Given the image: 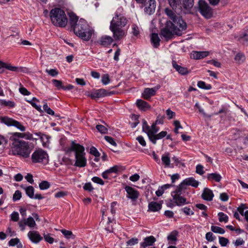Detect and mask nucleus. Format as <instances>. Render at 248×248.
Masks as SVG:
<instances>
[{
    "label": "nucleus",
    "mask_w": 248,
    "mask_h": 248,
    "mask_svg": "<svg viewBox=\"0 0 248 248\" xmlns=\"http://www.w3.org/2000/svg\"><path fill=\"white\" fill-rule=\"evenodd\" d=\"M165 13L172 21L167 22L166 26L161 30V34L168 39H170L174 34L181 35L187 28L186 23L171 9L166 8Z\"/></svg>",
    "instance_id": "obj_1"
},
{
    "label": "nucleus",
    "mask_w": 248,
    "mask_h": 248,
    "mask_svg": "<svg viewBox=\"0 0 248 248\" xmlns=\"http://www.w3.org/2000/svg\"><path fill=\"white\" fill-rule=\"evenodd\" d=\"M74 33L85 41L89 40L93 33V30L89 26L86 21L81 18L74 27Z\"/></svg>",
    "instance_id": "obj_4"
},
{
    "label": "nucleus",
    "mask_w": 248,
    "mask_h": 248,
    "mask_svg": "<svg viewBox=\"0 0 248 248\" xmlns=\"http://www.w3.org/2000/svg\"><path fill=\"white\" fill-rule=\"evenodd\" d=\"M12 153L24 159L28 158L30 156L32 148L29 143L24 140H16L13 143Z\"/></svg>",
    "instance_id": "obj_5"
},
{
    "label": "nucleus",
    "mask_w": 248,
    "mask_h": 248,
    "mask_svg": "<svg viewBox=\"0 0 248 248\" xmlns=\"http://www.w3.org/2000/svg\"><path fill=\"white\" fill-rule=\"evenodd\" d=\"M229 110L226 107H223L220 110L214 113L215 115H218L219 114L224 113L225 116H228L230 114L229 113Z\"/></svg>",
    "instance_id": "obj_44"
},
{
    "label": "nucleus",
    "mask_w": 248,
    "mask_h": 248,
    "mask_svg": "<svg viewBox=\"0 0 248 248\" xmlns=\"http://www.w3.org/2000/svg\"><path fill=\"white\" fill-rule=\"evenodd\" d=\"M235 61L239 64L242 63L245 60V57L242 53H239L236 55L234 58Z\"/></svg>",
    "instance_id": "obj_37"
},
{
    "label": "nucleus",
    "mask_w": 248,
    "mask_h": 248,
    "mask_svg": "<svg viewBox=\"0 0 248 248\" xmlns=\"http://www.w3.org/2000/svg\"><path fill=\"white\" fill-rule=\"evenodd\" d=\"M205 238L208 241L212 242L214 241L216 237L213 235V234L211 232H208L206 233Z\"/></svg>",
    "instance_id": "obj_52"
},
{
    "label": "nucleus",
    "mask_w": 248,
    "mask_h": 248,
    "mask_svg": "<svg viewBox=\"0 0 248 248\" xmlns=\"http://www.w3.org/2000/svg\"><path fill=\"white\" fill-rule=\"evenodd\" d=\"M28 236L30 240L34 243L37 244L43 239V237L40 235L37 231H31L28 233Z\"/></svg>",
    "instance_id": "obj_13"
},
{
    "label": "nucleus",
    "mask_w": 248,
    "mask_h": 248,
    "mask_svg": "<svg viewBox=\"0 0 248 248\" xmlns=\"http://www.w3.org/2000/svg\"><path fill=\"white\" fill-rule=\"evenodd\" d=\"M173 199L175 203L178 206H181L187 203L186 202V199L179 195H172Z\"/></svg>",
    "instance_id": "obj_25"
},
{
    "label": "nucleus",
    "mask_w": 248,
    "mask_h": 248,
    "mask_svg": "<svg viewBox=\"0 0 248 248\" xmlns=\"http://www.w3.org/2000/svg\"><path fill=\"white\" fill-rule=\"evenodd\" d=\"M136 104L138 108L142 111H146L151 108L150 106L147 102L141 99H138L137 101Z\"/></svg>",
    "instance_id": "obj_24"
},
{
    "label": "nucleus",
    "mask_w": 248,
    "mask_h": 248,
    "mask_svg": "<svg viewBox=\"0 0 248 248\" xmlns=\"http://www.w3.org/2000/svg\"><path fill=\"white\" fill-rule=\"evenodd\" d=\"M166 114L169 119H171L175 116V113L170 109H168L166 110Z\"/></svg>",
    "instance_id": "obj_63"
},
{
    "label": "nucleus",
    "mask_w": 248,
    "mask_h": 248,
    "mask_svg": "<svg viewBox=\"0 0 248 248\" xmlns=\"http://www.w3.org/2000/svg\"><path fill=\"white\" fill-rule=\"evenodd\" d=\"M199 9L200 13L206 18H210L213 15L212 9L203 0L199 1Z\"/></svg>",
    "instance_id": "obj_8"
},
{
    "label": "nucleus",
    "mask_w": 248,
    "mask_h": 248,
    "mask_svg": "<svg viewBox=\"0 0 248 248\" xmlns=\"http://www.w3.org/2000/svg\"><path fill=\"white\" fill-rule=\"evenodd\" d=\"M119 9L115 13V16L110 22V30L113 32V37L116 40H120L125 35V31L122 29L127 22L126 17L119 12Z\"/></svg>",
    "instance_id": "obj_2"
},
{
    "label": "nucleus",
    "mask_w": 248,
    "mask_h": 248,
    "mask_svg": "<svg viewBox=\"0 0 248 248\" xmlns=\"http://www.w3.org/2000/svg\"><path fill=\"white\" fill-rule=\"evenodd\" d=\"M11 219L14 222H17L19 220V214L17 212H13L11 215Z\"/></svg>",
    "instance_id": "obj_53"
},
{
    "label": "nucleus",
    "mask_w": 248,
    "mask_h": 248,
    "mask_svg": "<svg viewBox=\"0 0 248 248\" xmlns=\"http://www.w3.org/2000/svg\"><path fill=\"white\" fill-rule=\"evenodd\" d=\"M167 132L166 131H161L158 134H155L154 136H153L150 140L154 144H155L156 142V140H160L162 139L167 136Z\"/></svg>",
    "instance_id": "obj_26"
},
{
    "label": "nucleus",
    "mask_w": 248,
    "mask_h": 248,
    "mask_svg": "<svg viewBox=\"0 0 248 248\" xmlns=\"http://www.w3.org/2000/svg\"><path fill=\"white\" fill-rule=\"evenodd\" d=\"M162 207V203L155 202H151L148 204L149 210L152 212L159 211Z\"/></svg>",
    "instance_id": "obj_22"
},
{
    "label": "nucleus",
    "mask_w": 248,
    "mask_h": 248,
    "mask_svg": "<svg viewBox=\"0 0 248 248\" xmlns=\"http://www.w3.org/2000/svg\"><path fill=\"white\" fill-rule=\"evenodd\" d=\"M39 186L41 190H45L50 187V184L47 181H43L39 184Z\"/></svg>",
    "instance_id": "obj_43"
},
{
    "label": "nucleus",
    "mask_w": 248,
    "mask_h": 248,
    "mask_svg": "<svg viewBox=\"0 0 248 248\" xmlns=\"http://www.w3.org/2000/svg\"><path fill=\"white\" fill-rule=\"evenodd\" d=\"M237 40L243 44L247 43L248 42V31H246L240 34Z\"/></svg>",
    "instance_id": "obj_32"
},
{
    "label": "nucleus",
    "mask_w": 248,
    "mask_h": 248,
    "mask_svg": "<svg viewBox=\"0 0 248 248\" xmlns=\"http://www.w3.org/2000/svg\"><path fill=\"white\" fill-rule=\"evenodd\" d=\"M209 54L208 51H194L191 54V58L199 60L207 57Z\"/></svg>",
    "instance_id": "obj_17"
},
{
    "label": "nucleus",
    "mask_w": 248,
    "mask_h": 248,
    "mask_svg": "<svg viewBox=\"0 0 248 248\" xmlns=\"http://www.w3.org/2000/svg\"><path fill=\"white\" fill-rule=\"evenodd\" d=\"M96 128L98 131L102 134H106L107 133V128L103 125L98 124L96 126Z\"/></svg>",
    "instance_id": "obj_47"
},
{
    "label": "nucleus",
    "mask_w": 248,
    "mask_h": 248,
    "mask_svg": "<svg viewBox=\"0 0 248 248\" xmlns=\"http://www.w3.org/2000/svg\"><path fill=\"white\" fill-rule=\"evenodd\" d=\"M182 5L187 11L191 9L194 5V0H181Z\"/></svg>",
    "instance_id": "obj_31"
},
{
    "label": "nucleus",
    "mask_w": 248,
    "mask_h": 248,
    "mask_svg": "<svg viewBox=\"0 0 248 248\" xmlns=\"http://www.w3.org/2000/svg\"><path fill=\"white\" fill-rule=\"evenodd\" d=\"M92 180L95 183L103 185L104 184V181L99 177H93L92 178Z\"/></svg>",
    "instance_id": "obj_64"
},
{
    "label": "nucleus",
    "mask_w": 248,
    "mask_h": 248,
    "mask_svg": "<svg viewBox=\"0 0 248 248\" xmlns=\"http://www.w3.org/2000/svg\"><path fill=\"white\" fill-rule=\"evenodd\" d=\"M27 224V226L31 228H33L36 227V224L33 217L30 216L27 218L23 219Z\"/></svg>",
    "instance_id": "obj_35"
},
{
    "label": "nucleus",
    "mask_w": 248,
    "mask_h": 248,
    "mask_svg": "<svg viewBox=\"0 0 248 248\" xmlns=\"http://www.w3.org/2000/svg\"><path fill=\"white\" fill-rule=\"evenodd\" d=\"M111 93H108L106 90L101 89L100 90H96L94 92L90 93V94L88 95V96H89L93 99H95L99 98L105 96H107Z\"/></svg>",
    "instance_id": "obj_15"
},
{
    "label": "nucleus",
    "mask_w": 248,
    "mask_h": 248,
    "mask_svg": "<svg viewBox=\"0 0 248 248\" xmlns=\"http://www.w3.org/2000/svg\"><path fill=\"white\" fill-rule=\"evenodd\" d=\"M156 241V239L153 236L146 237L144 239V241L140 244L142 248H145L148 246H151Z\"/></svg>",
    "instance_id": "obj_18"
},
{
    "label": "nucleus",
    "mask_w": 248,
    "mask_h": 248,
    "mask_svg": "<svg viewBox=\"0 0 248 248\" xmlns=\"http://www.w3.org/2000/svg\"><path fill=\"white\" fill-rule=\"evenodd\" d=\"M151 40L154 47L157 48L159 46L160 39L158 34L153 33L151 35Z\"/></svg>",
    "instance_id": "obj_29"
},
{
    "label": "nucleus",
    "mask_w": 248,
    "mask_h": 248,
    "mask_svg": "<svg viewBox=\"0 0 248 248\" xmlns=\"http://www.w3.org/2000/svg\"><path fill=\"white\" fill-rule=\"evenodd\" d=\"M90 154H91L92 155H93L96 157H99L100 156V154L99 153V152L97 151L96 148H95L94 147H92L90 148Z\"/></svg>",
    "instance_id": "obj_54"
},
{
    "label": "nucleus",
    "mask_w": 248,
    "mask_h": 248,
    "mask_svg": "<svg viewBox=\"0 0 248 248\" xmlns=\"http://www.w3.org/2000/svg\"><path fill=\"white\" fill-rule=\"evenodd\" d=\"M187 188V186H191L194 187H197L199 185V182L196 180L193 177H189L185 179L182 182Z\"/></svg>",
    "instance_id": "obj_16"
},
{
    "label": "nucleus",
    "mask_w": 248,
    "mask_h": 248,
    "mask_svg": "<svg viewBox=\"0 0 248 248\" xmlns=\"http://www.w3.org/2000/svg\"><path fill=\"white\" fill-rule=\"evenodd\" d=\"M197 86L199 88L204 90H210L211 89L212 86L210 84H206L205 82L200 81L198 82Z\"/></svg>",
    "instance_id": "obj_36"
},
{
    "label": "nucleus",
    "mask_w": 248,
    "mask_h": 248,
    "mask_svg": "<svg viewBox=\"0 0 248 248\" xmlns=\"http://www.w3.org/2000/svg\"><path fill=\"white\" fill-rule=\"evenodd\" d=\"M132 33L134 36H138L140 33L139 27L136 25L132 26Z\"/></svg>",
    "instance_id": "obj_56"
},
{
    "label": "nucleus",
    "mask_w": 248,
    "mask_h": 248,
    "mask_svg": "<svg viewBox=\"0 0 248 248\" xmlns=\"http://www.w3.org/2000/svg\"><path fill=\"white\" fill-rule=\"evenodd\" d=\"M158 120L152 124L151 127L149 128V130L148 131L147 134L149 139L154 136L159 130L158 127L156 126L157 124Z\"/></svg>",
    "instance_id": "obj_23"
},
{
    "label": "nucleus",
    "mask_w": 248,
    "mask_h": 248,
    "mask_svg": "<svg viewBox=\"0 0 248 248\" xmlns=\"http://www.w3.org/2000/svg\"><path fill=\"white\" fill-rule=\"evenodd\" d=\"M110 82L109 76L108 74H104L102 77V82L104 85L108 84Z\"/></svg>",
    "instance_id": "obj_50"
},
{
    "label": "nucleus",
    "mask_w": 248,
    "mask_h": 248,
    "mask_svg": "<svg viewBox=\"0 0 248 248\" xmlns=\"http://www.w3.org/2000/svg\"><path fill=\"white\" fill-rule=\"evenodd\" d=\"M150 126L148 125L147 122L145 120H142V131L146 134L149 130Z\"/></svg>",
    "instance_id": "obj_59"
},
{
    "label": "nucleus",
    "mask_w": 248,
    "mask_h": 248,
    "mask_svg": "<svg viewBox=\"0 0 248 248\" xmlns=\"http://www.w3.org/2000/svg\"><path fill=\"white\" fill-rule=\"evenodd\" d=\"M161 160L162 163L165 165V167H173L172 166H170V154L169 153H167L165 155H162Z\"/></svg>",
    "instance_id": "obj_28"
},
{
    "label": "nucleus",
    "mask_w": 248,
    "mask_h": 248,
    "mask_svg": "<svg viewBox=\"0 0 248 248\" xmlns=\"http://www.w3.org/2000/svg\"><path fill=\"white\" fill-rule=\"evenodd\" d=\"M173 67L180 74L184 75L188 73L187 69L186 67L179 65L175 61L172 62Z\"/></svg>",
    "instance_id": "obj_20"
},
{
    "label": "nucleus",
    "mask_w": 248,
    "mask_h": 248,
    "mask_svg": "<svg viewBox=\"0 0 248 248\" xmlns=\"http://www.w3.org/2000/svg\"><path fill=\"white\" fill-rule=\"evenodd\" d=\"M21 187L25 190L26 194L30 198L32 199L34 198V189L32 186H29L27 187H24V186H21Z\"/></svg>",
    "instance_id": "obj_34"
},
{
    "label": "nucleus",
    "mask_w": 248,
    "mask_h": 248,
    "mask_svg": "<svg viewBox=\"0 0 248 248\" xmlns=\"http://www.w3.org/2000/svg\"><path fill=\"white\" fill-rule=\"evenodd\" d=\"M31 159L33 164L46 165L48 163L49 156L46 152L42 149H39L35 150L32 153Z\"/></svg>",
    "instance_id": "obj_7"
},
{
    "label": "nucleus",
    "mask_w": 248,
    "mask_h": 248,
    "mask_svg": "<svg viewBox=\"0 0 248 248\" xmlns=\"http://www.w3.org/2000/svg\"><path fill=\"white\" fill-rule=\"evenodd\" d=\"M1 122L8 126H14L21 131L23 132L26 130V127L23 125L12 118L3 117L1 118Z\"/></svg>",
    "instance_id": "obj_9"
},
{
    "label": "nucleus",
    "mask_w": 248,
    "mask_h": 248,
    "mask_svg": "<svg viewBox=\"0 0 248 248\" xmlns=\"http://www.w3.org/2000/svg\"><path fill=\"white\" fill-rule=\"evenodd\" d=\"M0 105L4 106H8L13 108L15 106V103L14 102L10 101H6L4 100L0 99Z\"/></svg>",
    "instance_id": "obj_41"
},
{
    "label": "nucleus",
    "mask_w": 248,
    "mask_h": 248,
    "mask_svg": "<svg viewBox=\"0 0 248 248\" xmlns=\"http://www.w3.org/2000/svg\"><path fill=\"white\" fill-rule=\"evenodd\" d=\"M113 41V38L108 35H105L102 36L99 39V44L104 46H107L109 45H110Z\"/></svg>",
    "instance_id": "obj_21"
},
{
    "label": "nucleus",
    "mask_w": 248,
    "mask_h": 248,
    "mask_svg": "<svg viewBox=\"0 0 248 248\" xmlns=\"http://www.w3.org/2000/svg\"><path fill=\"white\" fill-rule=\"evenodd\" d=\"M170 5L173 9V12L177 16H179L180 13L182 11V3L181 0H168Z\"/></svg>",
    "instance_id": "obj_10"
},
{
    "label": "nucleus",
    "mask_w": 248,
    "mask_h": 248,
    "mask_svg": "<svg viewBox=\"0 0 248 248\" xmlns=\"http://www.w3.org/2000/svg\"><path fill=\"white\" fill-rule=\"evenodd\" d=\"M46 72L53 77L57 76L59 74V72L56 69H46Z\"/></svg>",
    "instance_id": "obj_46"
},
{
    "label": "nucleus",
    "mask_w": 248,
    "mask_h": 248,
    "mask_svg": "<svg viewBox=\"0 0 248 248\" xmlns=\"http://www.w3.org/2000/svg\"><path fill=\"white\" fill-rule=\"evenodd\" d=\"M105 139L110 144H111L112 146L116 147L117 146V143L114 140V139L111 137L106 136H105Z\"/></svg>",
    "instance_id": "obj_55"
},
{
    "label": "nucleus",
    "mask_w": 248,
    "mask_h": 248,
    "mask_svg": "<svg viewBox=\"0 0 248 248\" xmlns=\"http://www.w3.org/2000/svg\"><path fill=\"white\" fill-rule=\"evenodd\" d=\"M159 88V85L152 88H145L142 94V97L145 99H149L151 96L155 94L156 91Z\"/></svg>",
    "instance_id": "obj_14"
},
{
    "label": "nucleus",
    "mask_w": 248,
    "mask_h": 248,
    "mask_svg": "<svg viewBox=\"0 0 248 248\" xmlns=\"http://www.w3.org/2000/svg\"><path fill=\"white\" fill-rule=\"evenodd\" d=\"M52 82L58 89H63V86L62 85V81L57 79H53L52 80Z\"/></svg>",
    "instance_id": "obj_42"
},
{
    "label": "nucleus",
    "mask_w": 248,
    "mask_h": 248,
    "mask_svg": "<svg viewBox=\"0 0 248 248\" xmlns=\"http://www.w3.org/2000/svg\"><path fill=\"white\" fill-rule=\"evenodd\" d=\"M50 17L52 23L56 26L64 27L67 23V18L63 10L54 8L50 12Z\"/></svg>",
    "instance_id": "obj_6"
},
{
    "label": "nucleus",
    "mask_w": 248,
    "mask_h": 248,
    "mask_svg": "<svg viewBox=\"0 0 248 248\" xmlns=\"http://www.w3.org/2000/svg\"><path fill=\"white\" fill-rule=\"evenodd\" d=\"M207 178L209 181L214 180L217 182H219L222 178V177L219 174L217 173H212L207 175Z\"/></svg>",
    "instance_id": "obj_30"
},
{
    "label": "nucleus",
    "mask_w": 248,
    "mask_h": 248,
    "mask_svg": "<svg viewBox=\"0 0 248 248\" xmlns=\"http://www.w3.org/2000/svg\"><path fill=\"white\" fill-rule=\"evenodd\" d=\"M214 196L213 191L208 188H205L202 195V199L207 201H211Z\"/></svg>",
    "instance_id": "obj_19"
},
{
    "label": "nucleus",
    "mask_w": 248,
    "mask_h": 248,
    "mask_svg": "<svg viewBox=\"0 0 248 248\" xmlns=\"http://www.w3.org/2000/svg\"><path fill=\"white\" fill-rule=\"evenodd\" d=\"M61 232L67 238H70L73 235V233L70 231L62 230Z\"/></svg>",
    "instance_id": "obj_60"
},
{
    "label": "nucleus",
    "mask_w": 248,
    "mask_h": 248,
    "mask_svg": "<svg viewBox=\"0 0 248 248\" xmlns=\"http://www.w3.org/2000/svg\"><path fill=\"white\" fill-rule=\"evenodd\" d=\"M219 217V220L220 222H227L228 220V217L227 215H225L222 212H220L218 214Z\"/></svg>",
    "instance_id": "obj_45"
},
{
    "label": "nucleus",
    "mask_w": 248,
    "mask_h": 248,
    "mask_svg": "<svg viewBox=\"0 0 248 248\" xmlns=\"http://www.w3.org/2000/svg\"><path fill=\"white\" fill-rule=\"evenodd\" d=\"M177 232H173L170 234L167 238L168 240L172 241H176L177 240Z\"/></svg>",
    "instance_id": "obj_48"
},
{
    "label": "nucleus",
    "mask_w": 248,
    "mask_h": 248,
    "mask_svg": "<svg viewBox=\"0 0 248 248\" xmlns=\"http://www.w3.org/2000/svg\"><path fill=\"white\" fill-rule=\"evenodd\" d=\"M70 18V24L71 27H74L77 24L78 22V16L74 13H70L69 14Z\"/></svg>",
    "instance_id": "obj_33"
},
{
    "label": "nucleus",
    "mask_w": 248,
    "mask_h": 248,
    "mask_svg": "<svg viewBox=\"0 0 248 248\" xmlns=\"http://www.w3.org/2000/svg\"><path fill=\"white\" fill-rule=\"evenodd\" d=\"M219 243L221 246L225 247L229 243V240L224 237H219Z\"/></svg>",
    "instance_id": "obj_49"
},
{
    "label": "nucleus",
    "mask_w": 248,
    "mask_h": 248,
    "mask_svg": "<svg viewBox=\"0 0 248 248\" xmlns=\"http://www.w3.org/2000/svg\"><path fill=\"white\" fill-rule=\"evenodd\" d=\"M127 192V197L133 200H136L139 196V192L130 186H126L124 188Z\"/></svg>",
    "instance_id": "obj_12"
},
{
    "label": "nucleus",
    "mask_w": 248,
    "mask_h": 248,
    "mask_svg": "<svg viewBox=\"0 0 248 248\" xmlns=\"http://www.w3.org/2000/svg\"><path fill=\"white\" fill-rule=\"evenodd\" d=\"M156 7L155 0H145V11L148 15L154 13Z\"/></svg>",
    "instance_id": "obj_11"
},
{
    "label": "nucleus",
    "mask_w": 248,
    "mask_h": 248,
    "mask_svg": "<svg viewBox=\"0 0 248 248\" xmlns=\"http://www.w3.org/2000/svg\"><path fill=\"white\" fill-rule=\"evenodd\" d=\"M64 151L66 154L75 152V162L74 166L78 167H84L87 165V159L85 157L84 147L75 141H72L69 146L65 148Z\"/></svg>",
    "instance_id": "obj_3"
},
{
    "label": "nucleus",
    "mask_w": 248,
    "mask_h": 248,
    "mask_svg": "<svg viewBox=\"0 0 248 248\" xmlns=\"http://www.w3.org/2000/svg\"><path fill=\"white\" fill-rule=\"evenodd\" d=\"M2 67H4L6 69L14 72L18 71L19 69L18 67L12 66L10 64L5 62Z\"/></svg>",
    "instance_id": "obj_39"
},
{
    "label": "nucleus",
    "mask_w": 248,
    "mask_h": 248,
    "mask_svg": "<svg viewBox=\"0 0 248 248\" xmlns=\"http://www.w3.org/2000/svg\"><path fill=\"white\" fill-rule=\"evenodd\" d=\"M136 140L139 141V142L141 146H142L143 147L146 146V141H145L144 138L142 136H138L136 138Z\"/></svg>",
    "instance_id": "obj_61"
},
{
    "label": "nucleus",
    "mask_w": 248,
    "mask_h": 248,
    "mask_svg": "<svg viewBox=\"0 0 248 248\" xmlns=\"http://www.w3.org/2000/svg\"><path fill=\"white\" fill-rule=\"evenodd\" d=\"M21 192L19 190H16L13 195V200L14 201L19 200L21 198Z\"/></svg>",
    "instance_id": "obj_51"
},
{
    "label": "nucleus",
    "mask_w": 248,
    "mask_h": 248,
    "mask_svg": "<svg viewBox=\"0 0 248 248\" xmlns=\"http://www.w3.org/2000/svg\"><path fill=\"white\" fill-rule=\"evenodd\" d=\"M44 237L46 241L49 244H52L54 242V239L50 236L49 234H44Z\"/></svg>",
    "instance_id": "obj_62"
},
{
    "label": "nucleus",
    "mask_w": 248,
    "mask_h": 248,
    "mask_svg": "<svg viewBox=\"0 0 248 248\" xmlns=\"http://www.w3.org/2000/svg\"><path fill=\"white\" fill-rule=\"evenodd\" d=\"M186 189V187L185 186L183 183L181 182L180 184L177 187L175 190L171 192V195H182L185 192Z\"/></svg>",
    "instance_id": "obj_27"
},
{
    "label": "nucleus",
    "mask_w": 248,
    "mask_h": 248,
    "mask_svg": "<svg viewBox=\"0 0 248 248\" xmlns=\"http://www.w3.org/2000/svg\"><path fill=\"white\" fill-rule=\"evenodd\" d=\"M211 229V231L215 233L223 234L225 232V231L223 229L217 226H212Z\"/></svg>",
    "instance_id": "obj_38"
},
{
    "label": "nucleus",
    "mask_w": 248,
    "mask_h": 248,
    "mask_svg": "<svg viewBox=\"0 0 248 248\" xmlns=\"http://www.w3.org/2000/svg\"><path fill=\"white\" fill-rule=\"evenodd\" d=\"M196 172L200 175L203 174L204 173V171L203 170V167L202 165H198L196 166Z\"/></svg>",
    "instance_id": "obj_57"
},
{
    "label": "nucleus",
    "mask_w": 248,
    "mask_h": 248,
    "mask_svg": "<svg viewBox=\"0 0 248 248\" xmlns=\"http://www.w3.org/2000/svg\"><path fill=\"white\" fill-rule=\"evenodd\" d=\"M23 133L15 132L12 134L11 139L14 140V142H16V140H20L18 138H23Z\"/></svg>",
    "instance_id": "obj_40"
},
{
    "label": "nucleus",
    "mask_w": 248,
    "mask_h": 248,
    "mask_svg": "<svg viewBox=\"0 0 248 248\" xmlns=\"http://www.w3.org/2000/svg\"><path fill=\"white\" fill-rule=\"evenodd\" d=\"M138 241L139 240L138 238H133L127 241L126 244L127 246H133L138 244Z\"/></svg>",
    "instance_id": "obj_58"
}]
</instances>
